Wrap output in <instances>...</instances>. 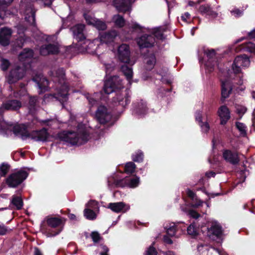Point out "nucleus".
Wrapping results in <instances>:
<instances>
[{
  "mask_svg": "<svg viewBox=\"0 0 255 255\" xmlns=\"http://www.w3.org/2000/svg\"><path fill=\"white\" fill-rule=\"evenodd\" d=\"M146 255H157V253L156 250L151 247L146 252Z\"/></svg>",
  "mask_w": 255,
  "mask_h": 255,
  "instance_id": "obj_61",
  "label": "nucleus"
},
{
  "mask_svg": "<svg viewBox=\"0 0 255 255\" xmlns=\"http://www.w3.org/2000/svg\"><path fill=\"white\" fill-rule=\"evenodd\" d=\"M181 18L184 23H189L191 21V16L189 13L186 12L183 14Z\"/></svg>",
  "mask_w": 255,
  "mask_h": 255,
  "instance_id": "obj_52",
  "label": "nucleus"
},
{
  "mask_svg": "<svg viewBox=\"0 0 255 255\" xmlns=\"http://www.w3.org/2000/svg\"><path fill=\"white\" fill-rule=\"evenodd\" d=\"M40 3H43L45 5H49L51 4L52 0H35Z\"/></svg>",
  "mask_w": 255,
  "mask_h": 255,
  "instance_id": "obj_63",
  "label": "nucleus"
},
{
  "mask_svg": "<svg viewBox=\"0 0 255 255\" xmlns=\"http://www.w3.org/2000/svg\"><path fill=\"white\" fill-rule=\"evenodd\" d=\"M147 110L145 103L143 100H141L140 103L135 106L134 113V114L142 116L146 113Z\"/></svg>",
  "mask_w": 255,
  "mask_h": 255,
  "instance_id": "obj_33",
  "label": "nucleus"
},
{
  "mask_svg": "<svg viewBox=\"0 0 255 255\" xmlns=\"http://www.w3.org/2000/svg\"><path fill=\"white\" fill-rule=\"evenodd\" d=\"M107 208L116 213H125L129 209V206L124 202L110 203L108 205Z\"/></svg>",
  "mask_w": 255,
  "mask_h": 255,
  "instance_id": "obj_21",
  "label": "nucleus"
},
{
  "mask_svg": "<svg viewBox=\"0 0 255 255\" xmlns=\"http://www.w3.org/2000/svg\"><path fill=\"white\" fill-rule=\"evenodd\" d=\"M236 127L240 131V133L243 136H245L246 134V127L244 124L240 122L236 123Z\"/></svg>",
  "mask_w": 255,
  "mask_h": 255,
  "instance_id": "obj_45",
  "label": "nucleus"
},
{
  "mask_svg": "<svg viewBox=\"0 0 255 255\" xmlns=\"http://www.w3.org/2000/svg\"><path fill=\"white\" fill-rule=\"evenodd\" d=\"M1 124L2 126L6 127L5 129H0V134L2 135L8 134L13 131L14 134L20 137L23 140L30 138L35 141L41 142L47 141L50 136L49 133L45 128L29 132L24 125H16L13 126V125H8L5 122H2Z\"/></svg>",
  "mask_w": 255,
  "mask_h": 255,
  "instance_id": "obj_1",
  "label": "nucleus"
},
{
  "mask_svg": "<svg viewBox=\"0 0 255 255\" xmlns=\"http://www.w3.org/2000/svg\"><path fill=\"white\" fill-rule=\"evenodd\" d=\"M51 76L53 82L57 84V93L56 98L62 102H66L68 99V87L65 81V72L63 68L51 72Z\"/></svg>",
  "mask_w": 255,
  "mask_h": 255,
  "instance_id": "obj_4",
  "label": "nucleus"
},
{
  "mask_svg": "<svg viewBox=\"0 0 255 255\" xmlns=\"http://www.w3.org/2000/svg\"><path fill=\"white\" fill-rule=\"evenodd\" d=\"M198 251L200 255H208L209 252L210 251L211 253L215 252L218 253L219 255H227V254L223 251H220L219 249H215L214 248L209 247L208 246L205 245H201L198 246Z\"/></svg>",
  "mask_w": 255,
  "mask_h": 255,
  "instance_id": "obj_22",
  "label": "nucleus"
},
{
  "mask_svg": "<svg viewBox=\"0 0 255 255\" xmlns=\"http://www.w3.org/2000/svg\"><path fill=\"white\" fill-rule=\"evenodd\" d=\"M98 95V93H95L93 96H90L88 95L86 96L87 99H88L89 104L91 106H95L97 104V101L96 99V97Z\"/></svg>",
  "mask_w": 255,
  "mask_h": 255,
  "instance_id": "obj_46",
  "label": "nucleus"
},
{
  "mask_svg": "<svg viewBox=\"0 0 255 255\" xmlns=\"http://www.w3.org/2000/svg\"><path fill=\"white\" fill-rule=\"evenodd\" d=\"M132 157L133 161L135 162H140L143 159V155L141 151H138L133 154Z\"/></svg>",
  "mask_w": 255,
  "mask_h": 255,
  "instance_id": "obj_47",
  "label": "nucleus"
},
{
  "mask_svg": "<svg viewBox=\"0 0 255 255\" xmlns=\"http://www.w3.org/2000/svg\"><path fill=\"white\" fill-rule=\"evenodd\" d=\"M85 208L91 209L95 211H98L99 209L98 203L95 200H91L86 204Z\"/></svg>",
  "mask_w": 255,
  "mask_h": 255,
  "instance_id": "obj_42",
  "label": "nucleus"
},
{
  "mask_svg": "<svg viewBox=\"0 0 255 255\" xmlns=\"http://www.w3.org/2000/svg\"><path fill=\"white\" fill-rule=\"evenodd\" d=\"M9 66V62L8 60L5 59H2L1 60V64L0 67L1 69L3 71H5L7 70L8 66Z\"/></svg>",
  "mask_w": 255,
  "mask_h": 255,
  "instance_id": "obj_54",
  "label": "nucleus"
},
{
  "mask_svg": "<svg viewBox=\"0 0 255 255\" xmlns=\"http://www.w3.org/2000/svg\"><path fill=\"white\" fill-rule=\"evenodd\" d=\"M117 36L118 32L116 30H112L108 32L100 33L98 39L102 47L104 43L106 45L112 44Z\"/></svg>",
  "mask_w": 255,
  "mask_h": 255,
  "instance_id": "obj_16",
  "label": "nucleus"
},
{
  "mask_svg": "<svg viewBox=\"0 0 255 255\" xmlns=\"http://www.w3.org/2000/svg\"><path fill=\"white\" fill-rule=\"evenodd\" d=\"M208 236L212 240H218V243H220L222 241V228L217 222L211 223V225L208 227Z\"/></svg>",
  "mask_w": 255,
  "mask_h": 255,
  "instance_id": "obj_13",
  "label": "nucleus"
},
{
  "mask_svg": "<svg viewBox=\"0 0 255 255\" xmlns=\"http://www.w3.org/2000/svg\"><path fill=\"white\" fill-rule=\"evenodd\" d=\"M32 0H23L21 1L20 5L21 9H24L23 12L25 15V19L29 23L35 24V10L33 7V5L30 1Z\"/></svg>",
  "mask_w": 255,
  "mask_h": 255,
  "instance_id": "obj_10",
  "label": "nucleus"
},
{
  "mask_svg": "<svg viewBox=\"0 0 255 255\" xmlns=\"http://www.w3.org/2000/svg\"><path fill=\"white\" fill-rule=\"evenodd\" d=\"M96 118L100 123L104 124L111 120L112 115L106 107L100 106L96 111Z\"/></svg>",
  "mask_w": 255,
  "mask_h": 255,
  "instance_id": "obj_17",
  "label": "nucleus"
},
{
  "mask_svg": "<svg viewBox=\"0 0 255 255\" xmlns=\"http://www.w3.org/2000/svg\"><path fill=\"white\" fill-rule=\"evenodd\" d=\"M187 230L188 234L193 236H195L198 234V229L195 227L194 223L191 224Z\"/></svg>",
  "mask_w": 255,
  "mask_h": 255,
  "instance_id": "obj_44",
  "label": "nucleus"
},
{
  "mask_svg": "<svg viewBox=\"0 0 255 255\" xmlns=\"http://www.w3.org/2000/svg\"><path fill=\"white\" fill-rule=\"evenodd\" d=\"M203 132L207 133L210 129V126L207 122H202L199 124Z\"/></svg>",
  "mask_w": 255,
  "mask_h": 255,
  "instance_id": "obj_51",
  "label": "nucleus"
},
{
  "mask_svg": "<svg viewBox=\"0 0 255 255\" xmlns=\"http://www.w3.org/2000/svg\"><path fill=\"white\" fill-rule=\"evenodd\" d=\"M78 133L64 131L57 134V138L61 141L71 145L81 144L87 141L89 134L84 125H78Z\"/></svg>",
  "mask_w": 255,
  "mask_h": 255,
  "instance_id": "obj_3",
  "label": "nucleus"
},
{
  "mask_svg": "<svg viewBox=\"0 0 255 255\" xmlns=\"http://www.w3.org/2000/svg\"><path fill=\"white\" fill-rule=\"evenodd\" d=\"M32 80L36 82L37 87L41 90L40 93L47 90L49 83L43 75L39 74L37 76L33 77Z\"/></svg>",
  "mask_w": 255,
  "mask_h": 255,
  "instance_id": "obj_28",
  "label": "nucleus"
},
{
  "mask_svg": "<svg viewBox=\"0 0 255 255\" xmlns=\"http://www.w3.org/2000/svg\"><path fill=\"white\" fill-rule=\"evenodd\" d=\"M232 15L235 17H239L242 15V11L238 9H235L231 11Z\"/></svg>",
  "mask_w": 255,
  "mask_h": 255,
  "instance_id": "obj_60",
  "label": "nucleus"
},
{
  "mask_svg": "<svg viewBox=\"0 0 255 255\" xmlns=\"http://www.w3.org/2000/svg\"><path fill=\"white\" fill-rule=\"evenodd\" d=\"M96 211L91 209L85 208L84 211V215L86 219L90 220H93L96 218Z\"/></svg>",
  "mask_w": 255,
  "mask_h": 255,
  "instance_id": "obj_37",
  "label": "nucleus"
},
{
  "mask_svg": "<svg viewBox=\"0 0 255 255\" xmlns=\"http://www.w3.org/2000/svg\"><path fill=\"white\" fill-rule=\"evenodd\" d=\"M195 119L196 121L198 122V124L202 123V113L200 111L197 112L195 114Z\"/></svg>",
  "mask_w": 255,
  "mask_h": 255,
  "instance_id": "obj_58",
  "label": "nucleus"
},
{
  "mask_svg": "<svg viewBox=\"0 0 255 255\" xmlns=\"http://www.w3.org/2000/svg\"><path fill=\"white\" fill-rule=\"evenodd\" d=\"M84 17L89 24L94 25L98 30H103L107 28V25L104 22L87 14Z\"/></svg>",
  "mask_w": 255,
  "mask_h": 255,
  "instance_id": "obj_24",
  "label": "nucleus"
},
{
  "mask_svg": "<svg viewBox=\"0 0 255 255\" xmlns=\"http://www.w3.org/2000/svg\"><path fill=\"white\" fill-rule=\"evenodd\" d=\"M204 53L208 58L205 64V66L209 72H211L217 65V61L215 58V51L214 49H207L205 50Z\"/></svg>",
  "mask_w": 255,
  "mask_h": 255,
  "instance_id": "obj_20",
  "label": "nucleus"
},
{
  "mask_svg": "<svg viewBox=\"0 0 255 255\" xmlns=\"http://www.w3.org/2000/svg\"><path fill=\"white\" fill-rule=\"evenodd\" d=\"M21 106V103L16 100H8L5 103H3L1 107H0V129H5L6 127L2 126L1 124L2 122H5L8 125H13V126L17 124H10L5 122L2 119V116L1 114L4 110H17L19 109Z\"/></svg>",
  "mask_w": 255,
  "mask_h": 255,
  "instance_id": "obj_9",
  "label": "nucleus"
},
{
  "mask_svg": "<svg viewBox=\"0 0 255 255\" xmlns=\"http://www.w3.org/2000/svg\"><path fill=\"white\" fill-rule=\"evenodd\" d=\"M130 96L129 91L126 90L125 91L118 92L114 97L113 102L116 106L120 105L123 107H125L130 102Z\"/></svg>",
  "mask_w": 255,
  "mask_h": 255,
  "instance_id": "obj_15",
  "label": "nucleus"
},
{
  "mask_svg": "<svg viewBox=\"0 0 255 255\" xmlns=\"http://www.w3.org/2000/svg\"><path fill=\"white\" fill-rule=\"evenodd\" d=\"M84 25L82 24H77L71 28L73 34L74 38H75L79 43L84 40L85 37L83 34Z\"/></svg>",
  "mask_w": 255,
  "mask_h": 255,
  "instance_id": "obj_26",
  "label": "nucleus"
},
{
  "mask_svg": "<svg viewBox=\"0 0 255 255\" xmlns=\"http://www.w3.org/2000/svg\"><path fill=\"white\" fill-rule=\"evenodd\" d=\"M223 159L227 162L232 164H237L240 159L238 153L229 149H224L222 151Z\"/></svg>",
  "mask_w": 255,
  "mask_h": 255,
  "instance_id": "obj_19",
  "label": "nucleus"
},
{
  "mask_svg": "<svg viewBox=\"0 0 255 255\" xmlns=\"http://www.w3.org/2000/svg\"><path fill=\"white\" fill-rule=\"evenodd\" d=\"M59 51V48L55 44H47L42 45L39 50L40 54L46 56L50 54H56Z\"/></svg>",
  "mask_w": 255,
  "mask_h": 255,
  "instance_id": "obj_27",
  "label": "nucleus"
},
{
  "mask_svg": "<svg viewBox=\"0 0 255 255\" xmlns=\"http://www.w3.org/2000/svg\"><path fill=\"white\" fill-rule=\"evenodd\" d=\"M121 82L119 77L113 76L105 82L104 91L107 94L113 92L116 89H120L122 87Z\"/></svg>",
  "mask_w": 255,
  "mask_h": 255,
  "instance_id": "obj_12",
  "label": "nucleus"
},
{
  "mask_svg": "<svg viewBox=\"0 0 255 255\" xmlns=\"http://www.w3.org/2000/svg\"><path fill=\"white\" fill-rule=\"evenodd\" d=\"M242 49L251 53L255 52V44L251 41L247 42L242 45Z\"/></svg>",
  "mask_w": 255,
  "mask_h": 255,
  "instance_id": "obj_35",
  "label": "nucleus"
},
{
  "mask_svg": "<svg viewBox=\"0 0 255 255\" xmlns=\"http://www.w3.org/2000/svg\"><path fill=\"white\" fill-rule=\"evenodd\" d=\"M33 55V51L29 49H24L19 55V64H21L22 66H15L11 70L8 76L9 83H14L24 76L25 71L28 68V65L31 62V59Z\"/></svg>",
  "mask_w": 255,
  "mask_h": 255,
  "instance_id": "obj_2",
  "label": "nucleus"
},
{
  "mask_svg": "<svg viewBox=\"0 0 255 255\" xmlns=\"http://www.w3.org/2000/svg\"><path fill=\"white\" fill-rule=\"evenodd\" d=\"M199 11L203 14H206L209 18H215L217 16V13L213 11L208 4H203L199 8Z\"/></svg>",
  "mask_w": 255,
  "mask_h": 255,
  "instance_id": "obj_31",
  "label": "nucleus"
},
{
  "mask_svg": "<svg viewBox=\"0 0 255 255\" xmlns=\"http://www.w3.org/2000/svg\"><path fill=\"white\" fill-rule=\"evenodd\" d=\"M129 27L132 28L133 30H141L144 32H147L153 35L157 39H163L165 37L163 32L165 31L164 28L157 27L152 29H146L142 27L140 25L136 22H132V23Z\"/></svg>",
  "mask_w": 255,
  "mask_h": 255,
  "instance_id": "obj_11",
  "label": "nucleus"
},
{
  "mask_svg": "<svg viewBox=\"0 0 255 255\" xmlns=\"http://www.w3.org/2000/svg\"><path fill=\"white\" fill-rule=\"evenodd\" d=\"M139 183V178L137 176L127 177L115 180L114 184L117 187L135 188Z\"/></svg>",
  "mask_w": 255,
  "mask_h": 255,
  "instance_id": "obj_14",
  "label": "nucleus"
},
{
  "mask_svg": "<svg viewBox=\"0 0 255 255\" xmlns=\"http://www.w3.org/2000/svg\"><path fill=\"white\" fill-rule=\"evenodd\" d=\"M135 165L132 162H128L125 167V171L127 173H132L134 172Z\"/></svg>",
  "mask_w": 255,
  "mask_h": 255,
  "instance_id": "obj_43",
  "label": "nucleus"
},
{
  "mask_svg": "<svg viewBox=\"0 0 255 255\" xmlns=\"http://www.w3.org/2000/svg\"><path fill=\"white\" fill-rule=\"evenodd\" d=\"M188 215H189L191 217L195 219H197L200 216L199 214L193 210H189L188 212Z\"/></svg>",
  "mask_w": 255,
  "mask_h": 255,
  "instance_id": "obj_55",
  "label": "nucleus"
},
{
  "mask_svg": "<svg viewBox=\"0 0 255 255\" xmlns=\"http://www.w3.org/2000/svg\"><path fill=\"white\" fill-rule=\"evenodd\" d=\"M28 173L19 170L11 173L6 179V183L10 187H15L21 184L27 177Z\"/></svg>",
  "mask_w": 255,
  "mask_h": 255,
  "instance_id": "obj_7",
  "label": "nucleus"
},
{
  "mask_svg": "<svg viewBox=\"0 0 255 255\" xmlns=\"http://www.w3.org/2000/svg\"><path fill=\"white\" fill-rule=\"evenodd\" d=\"M12 34L11 29L3 27L0 29V44L3 46L8 45Z\"/></svg>",
  "mask_w": 255,
  "mask_h": 255,
  "instance_id": "obj_23",
  "label": "nucleus"
},
{
  "mask_svg": "<svg viewBox=\"0 0 255 255\" xmlns=\"http://www.w3.org/2000/svg\"><path fill=\"white\" fill-rule=\"evenodd\" d=\"M61 230H62V229L60 228H58V229H56V230L53 232H49L47 234V236L48 237H53V236H56V235H58V234H59L60 233V232L61 231Z\"/></svg>",
  "mask_w": 255,
  "mask_h": 255,
  "instance_id": "obj_57",
  "label": "nucleus"
},
{
  "mask_svg": "<svg viewBox=\"0 0 255 255\" xmlns=\"http://www.w3.org/2000/svg\"><path fill=\"white\" fill-rule=\"evenodd\" d=\"M249 36L251 38H255V28L252 31L249 33Z\"/></svg>",
  "mask_w": 255,
  "mask_h": 255,
  "instance_id": "obj_64",
  "label": "nucleus"
},
{
  "mask_svg": "<svg viewBox=\"0 0 255 255\" xmlns=\"http://www.w3.org/2000/svg\"><path fill=\"white\" fill-rule=\"evenodd\" d=\"M100 248L102 250V252L100 254L101 255H108L107 253L109 251V249L106 246L101 245Z\"/></svg>",
  "mask_w": 255,
  "mask_h": 255,
  "instance_id": "obj_62",
  "label": "nucleus"
},
{
  "mask_svg": "<svg viewBox=\"0 0 255 255\" xmlns=\"http://www.w3.org/2000/svg\"><path fill=\"white\" fill-rule=\"evenodd\" d=\"M9 170V166L6 164H2L0 166V175L1 176H5Z\"/></svg>",
  "mask_w": 255,
  "mask_h": 255,
  "instance_id": "obj_48",
  "label": "nucleus"
},
{
  "mask_svg": "<svg viewBox=\"0 0 255 255\" xmlns=\"http://www.w3.org/2000/svg\"><path fill=\"white\" fill-rule=\"evenodd\" d=\"M113 20L115 25L120 27H123L125 23L124 18L119 14L114 15Z\"/></svg>",
  "mask_w": 255,
  "mask_h": 255,
  "instance_id": "obj_40",
  "label": "nucleus"
},
{
  "mask_svg": "<svg viewBox=\"0 0 255 255\" xmlns=\"http://www.w3.org/2000/svg\"><path fill=\"white\" fill-rule=\"evenodd\" d=\"M91 237L94 243L99 242L102 239L100 234L97 232H93L91 234Z\"/></svg>",
  "mask_w": 255,
  "mask_h": 255,
  "instance_id": "obj_50",
  "label": "nucleus"
},
{
  "mask_svg": "<svg viewBox=\"0 0 255 255\" xmlns=\"http://www.w3.org/2000/svg\"><path fill=\"white\" fill-rule=\"evenodd\" d=\"M13 0H0V6L1 7H5L9 5Z\"/></svg>",
  "mask_w": 255,
  "mask_h": 255,
  "instance_id": "obj_56",
  "label": "nucleus"
},
{
  "mask_svg": "<svg viewBox=\"0 0 255 255\" xmlns=\"http://www.w3.org/2000/svg\"><path fill=\"white\" fill-rule=\"evenodd\" d=\"M187 194L191 199V205L192 207L198 208L202 205L203 202L197 197L195 193L192 190L188 189Z\"/></svg>",
  "mask_w": 255,
  "mask_h": 255,
  "instance_id": "obj_30",
  "label": "nucleus"
},
{
  "mask_svg": "<svg viewBox=\"0 0 255 255\" xmlns=\"http://www.w3.org/2000/svg\"><path fill=\"white\" fill-rule=\"evenodd\" d=\"M218 113L221 119V124L223 125L226 124L230 118L228 108L225 106H222L219 109Z\"/></svg>",
  "mask_w": 255,
  "mask_h": 255,
  "instance_id": "obj_29",
  "label": "nucleus"
},
{
  "mask_svg": "<svg viewBox=\"0 0 255 255\" xmlns=\"http://www.w3.org/2000/svg\"><path fill=\"white\" fill-rule=\"evenodd\" d=\"M48 225L52 228H59L62 224V220L58 218H50L47 220Z\"/></svg>",
  "mask_w": 255,
  "mask_h": 255,
  "instance_id": "obj_34",
  "label": "nucleus"
},
{
  "mask_svg": "<svg viewBox=\"0 0 255 255\" xmlns=\"http://www.w3.org/2000/svg\"><path fill=\"white\" fill-rule=\"evenodd\" d=\"M146 62V68L148 70H151L154 67L156 62L155 57L153 54L151 55L145 59Z\"/></svg>",
  "mask_w": 255,
  "mask_h": 255,
  "instance_id": "obj_39",
  "label": "nucleus"
},
{
  "mask_svg": "<svg viewBox=\"0 0 255 255\" xmlns=\"http://www.w3.org/2000/svg\"><path fill=\"white\" fill-rule=\"evenodd\" d=\"M250 65L249 58L245 55H241L235 57L232 66L234 73L240 74L243 68L248 67Z\"/></svg>",
  "mask_w": 255,
  "mask_h": 255,
  "instance_id": "obj_8",
  "label": "nucleus"
},
{
  "mask_svg": "<svg viewBox=\"0 0 255 255\" xmlns=\"http://www.w3.org/2000/svg\"><path fill=\"white\" fill-rule=\"evenodd\" d=\"M114 5L120 12H126L130 9L131 0H114Z\"/></svg>",
  "mask_w": 255,
  "mask_h": 255,
  "instance_id": "obj_25",
  "label": "nucleus"
},
{
  "mask_svg": "<svg viewBox=\"0 0 255 255\" xmlns=\"http://www.w3.org/2000/svg\"><path fill=\"white\" fill-rule=\"evenodd\" d=\"M154 42L155 38L151 34H144L137 39V43L140 48L151 47Z\"/></svg>",
  "mask_w": 255,
  "mask_h": 255,
  "instance_id": "obj_18",
  "label": "nucleus"
},
{
  "mask_svg": "<svg viewBox=\"0 0 255 255\" xmlns=\"http://www.w3.org/2000/svg\"><path fill=\"white\" fill-rule=\"evenodd\" d=\"M29 102L28 108L29 112L33 114L36 109V104L37 102V99L36 97H29Z\"/></svg>",
  "mask_w": 255,
  "mask_h": 255,
  "instance_id": "obj_41",
  "label": "nucleus"
},
{
  "mask_svg": "<svg viewBox=\"0 0 255 255\" xmlns=\"http://www.w3.org/2000/svg\"><path fill=\"white\" fill-rule=\"evenodd\" d=\"M246 111V108L244 106H238L237 107V112L240 115L244 114Z\"/></svg>",
  "mask_w": 255,
  "mask_h": 255,
  "instance_id": "obj_59",
  "label": "nucleus"
},
{
  "mask_svg": "<svg viewBox=\"0 0 255 255\" xmlns=\"http://www.w3.org/2000/svg\"><path fill=\"white\" fill-rule=\"evenodd\" d=\"M118 58L122 62L128 64L129 65H132L134 64V62L130 61L129 59L130 51L128 45L126 44L121 45L118 48ZM121 70L130 84V80L133 75L132 68L124 64L121 66Z\"/></svg>",
  "mask_w": 255,
  "mask_h": 255,
  "instance_id": "obj_5",
  "label": "nucleus"
},
{
  "mask_svg": "<svg viewBox=\"0 0 255 255\" xmlns=\"http://www.w3.org/2000/svg\"><path fill=\"white\" fill-rule=\"evenodd\" d=\"M9 230L3 224L0 223V236H3L7 234Z\"/></svg>",
  "mask_w": 255,
  "mask_h": 255,
  "instance_id": "obj_53",
  "label": "nucleus"
},
{
  "mask_svg": "<svg viewBox=\"0 0 255 255\" xmlns=\"http://www.w3.org/2000/svg\"><path fill=\"white\" fill-rule=\"evenodd\" d=\"M41 124L43 125H47L52 128H56L59 127V123L56 119H50L42 121Z\"/></svg>",
  "mask_w": 255,
  "mask_h": 255,
  "instance_id": "obj_38",
  "label": "nucleus"
},
{
  "mask_svg": "<svg viewBox=\"0 0 255 255\" xmlns=\"http://www.w3.org/2000/svg\"><path fill=\"white\" fill-rule=\"evenodd\" d=\"M166 228L167 229V233L168 235L171 237L175 236L176 229L174 224H173L172 226L168 228L166 227Z\"/></svg>",
  "mask_w": 255,
  "mask_h": 255,
  "instance_id": "obj_49",
  "label": "nucleus"
},
{
  "mask_svg": "<svg viewBox=\"0 0 255 255\" xmlns=\"http://www.w3.org/2000/svg\"><path fill=\"white\" fill-rule=\"evenodd\" d=\"M78 46L81 47L82 51H86L91 54L98 55L101 53L99 50L101 48V46L98 38L93 40L92 41L88 39L85 40L83 43L80 42Z\"/></svg>",
  "mask_w": 255,
  "mask_h": 255,
  "instance_id": "obj_6",
  "label": "nucleus"
},
{
  "mask_svg": "<svg viewBox=\"0 0 255 255\" xmlns=\"http://www.w3.org/2000/svg\"><path fill=\"white\" fill-rule=\"evenodd\" d=\"M11 203L18 210L20 209L23 206L22 199L19 196H13Z\"/></svg>",
  "mask_w": 255,
  "mask_h": 255,
  "instance_id": "obj_36",
  "label": "nucleus"
},
{
  "mask_svg": "<svg viewBox=\"0 0 255 255\" xmlns=\"http://www.w3.org/2000/svg\"><path fill=\"white\" fill-rule=\"evenodd\" d=\"M232 88L229 80L222 81V97L223 98H227L229 96Z\"/></svg>",
  "mask_w": 255,
  "mask_h": 255,
  "instance_id": "obj_32",
  "label": "nucleus"
}]
</instances>
